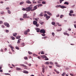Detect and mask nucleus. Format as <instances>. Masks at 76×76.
Listing matches in <instances>:
<instances>
[{"instance_id":"72a5a7b5","label":"nucleus","mask_w":76,"mask_h":76,"mask_svg":"<svg viewBox=\"0 0 76 76\" xmlns=\"http://www.w3.org/2000/svg\"><path fill=\"white\" fill-rule=\"evenodd\" d=\"M62 30V28H61L59 30H57V31H61V30Z\"/></svg>"},{"instance_id":"4be33fe9","label":"nucleus","mask_w":76,"mask_h":76,"mask_svg":"<svg viewBox=\"0 0 76 76\" xmlns=\"http://www.w3.org/2000/svg\"><path fill=\"white\" fill-rule=\"evenodd\" d=\"M70 13H73V11L72 10H71L69 11Z\"/></svg>"},{"instance_id":"9b49d317","label":"nucleus","mask_w":76,"mask_h":76,"mask_svg":"<svg viewBox=\"0 0 76 76\" xmlns=\"http://www.w3.org/2000/svg\"><path fill=\"white\" fill-rule=\"evenodd\" d=\"M17 33H14L13 34V35L14 37H16V35H17Z\"/></svg>"},{"instance_id":"e2e57ef3","label":"nucleus","mask_w":76,"mask_h":76,"mask_svg":"<svg viewBox=\"0 0 76 76\" xmlns=\"http://www.w3.org/2000/svg\"><path fill=\"white\" fill-rule=\"evenodd\" d=\"M20 20H23V18H20Z\"/></svg>"},{"instance_id":"5fc2aeb1","label":"nucleus","mask_w":76,"mask_h":76,"mask_svg":"<svg viewBox=\"0 0 76 76\" xmlns=\"http://www.w3.org/2000/svg\"><path fill=\"white\" fill-rule=\"evenodd\" d=\"M5 75H10V74H9L8 73H5Z\"/></svg>"},{"instance_id":"79ce46f5","label":"nucleus","mask_w":76,"mask_h":76,"mask_svg":"<svg viewBox=\"0 0 76 76\" xmlns=\"http://www.w3.org/2000/svg\"><path fill=\"white\" fill-rule=\"evenodd\" d=\"M42 4H45V2L44 1H42Z\"/></svg>"},{"instance_id":"2eb2a0df","label":"nucleus","mask_w":76,"mask_h":76,"mask_svg":"<svg viewBox=\"0 0 76 76\" xmlns=\"http://www.w3.org/2000/svg\"><path fill=\"white\" fill-rule=\"evenodd\" d=\"M10 47L11 48V50H12V51L13 52H14V50H13V49H14V47H13V46H10Z\"/></svg>"},{"instance_id":"a19ab883","label":"nucleus","mask_w":76,"mask_h":76,"mask_svg":"<svg viewBox=\"0 0 76 76\" xmlns=\"http://www.w3.org/2000/svg\"><path fill=\"white\" fill-rule=\"evenodd\" d=\"M52 34L53 37H54V36L55 35V34L54 33V32H52Z\"/></svg>"},{"instance_id":"f03ea898","label":"nucleus","mask_w":76,"mask_h":76,"mask_svg":"<svg viewBox=\"0 0 76 76\" xmlns=\"http://www.w3.org/2000/svg\"><path fill=\"white\" fill-rule=\"evenodd\" d=\"M32 7H30L26 8V11H27V12H29V11H30L32 9Z\"/></svg>"},{"instance_id":"603ef678","label":"nucleus","mask_w":76,"mask_h":76,"mask_svg":"<svg viewBox=\"0 0 76 76\" xmlns=\"http://www.w3.org/2000/svg\"><path fill=\"white\" fill-rule=\"evenodd\" d=\"M6 32L7 33H8V32H9V31L8 30H7L6 31Z\"/></svg>"},{"instance_id":"c03bdc74","label":"nucleus","mask_w":76,"mask_h":76,"mask_svg":"<svg viewBox=\"0 0 76 76\" xmlns=\"http://www.w3.org/2000/svg\"><path fill=\"white\" fill-rule=\"evenodd\" d=\"M42 35L43 36V37H44V36H45V33L42 34Z\"/></svg>"},{"instance_id":"ea45409f","label":"nucleus","mask_w":76,"mask_h":76,"mask_svg":"<svg viewBox=\"0 0 76 76\" xmlns=\"http://www.w3.org/2000/svg\"><path fill=\"white\" fill-rule=\"evenodd\" d=\"M47 38V36H46V37H42V39H46V38Z\"/></svg>"},{"instance_id":"0e129e2a","label":"nucleus","mask_w":76,"mask_h":76,"mask_svg":"<svg viewBox=\"0 0 76 76\" xmlns=\"http://www.w3.org/2000/svg\"><path fill=\"white\" fill-rule=\"evenodd\" d=\"M63 34H64V35H67V33H66L65 32H64L63 33Z\"/></svg>"},{"instance_id":"c85d7f7f","label":"nucleus","mask_w":76,"mask_h":76,"mask_svg":"<svg viewBox=\"0 0 76 76\" xmlns=\"http://www.w3.org/2000/svg\"><path fill=\"white\" fill-rule=\"evenodd\" d=\"M24 34L25 35H27L28 34V32L26 31H25L24 32Z\"/></svg>"},{"instance_id":"7c9ffc66","label":"nucleus","mask_w":76,"mask_h":76,"mask_svg":"<svg viewBox=\"0 0 76 76\" xmlns=\"http://www.w3.org/2000/svg\"><path fill=\"white\" fill-rule=\"evenodd\" d=\"M51 23L53 25H55V24H56V23L54 22H52Z\"/></svg>"},{"instance_id":"393cba45","label":"nucleus","mask_w":76,"mask_h":76,"mask_svg":"<svg viewBox=\"0 0 76 76\" xmlns=\"http://www.w3.org/2000/svg\"><path fill=\"white\" fill-rule=\"evenodd\" d=\"M56 24H57V25H58L59 26H61V25L59 24V23L58 22H57Z\"/></svg>"},{"instance_id":"de8ad7c7","label":"nucleus","mask_w":76,"mask_h":76,"mask_svg":"<svg viewBox=\"0 0 76 76\" xmlns=\"http://www.w3.org/2000/svg\"><path fill=\"white\" fill-rule=\"evenodd\" d=\"M74 7H75V5H73L71 7L72 8H73Z\"/></svg>"},{"instance_id":"6e6d98bb","label":"nucleus","mask_w":76,"mask_h":76,"mask_svg":"<svg viewBox=\"0 0 76 76\" xmlns=\"http://www.w3.org/2000/svg\"><path fill=\"white\" fill-rule=\"evenodd\" d=\"M41 54H44V52H43V51H42L41 52Z\"/></svg>"},{"instance_id":"5701e85b","label":"nucleus","mask_w":76,"mask_h":76,"mask_svg":"<svg viewBox=\"0 0 76 76\" xmlns=\"http://www.w3.org/2000/svg\"><path fill=\"white\" fill-rule=\"evenodd\" d=\"M43 13L42 12H41L40 13V14H39V15L40 16H41V17H42V16H43Z\"/></svg>"},{"instance_id":"bf43d9fd","label":"nucleus","mask_w":76,"mask_h":76,"mask_svg":"<svg viewBox=\"0 0 76 76\" xmlns=\"http://www.w3.org/2000/svg\"><path fill=\"white\" fill-rule=\"evenodd\" d=\"M26 31H27V32H29V31H30V30H29V29H28Z\"/></svg>"},{"instance_id":"8fccbe9b","label":"nucleus","mask_w":76,"mask_h":76,"mask_svg":"<svg viewBox=\"0 0 76 76\" xmlns=\"http://www.w3.org/2000/svg\"><path fill=\"white\" fill-rule=\"evenodd\" d=\"M45 64H49V62H47L45 63Z\"/></svg>"},{"instance_id":"f8f14e48","label":"nucleus","mask_w":76,"mask_h":76,"mask_svg":"<svg viewBox=\"0 0 76 76\" xmlns=\"http://www.w3.org/2000/svg\"><path fill=\"white\" fill-rule=\"evenodd\" d=\"M33 23L34 25H35L36 24H37V21H34L33 22Z\"/></svg>"},{"instance_id":"7ed1b4c3","label":"nucleus","mask_w":76,"mask_h":76,"mask_svg":"<svg viewBox=\"0 0 76 76\" xmlns=\"http://www.w3.org/2000/svg\"><path fill=\"white\" fill-rule=\"evenodd\" d=\"M40 33H42L43 34H45V31L44 29H42L40 31Z\"/></svg>"},{"instance_id":"2f4dec72","label":"nucleus","mask_w":76,"mask_h":76,"mask_svg":"<svg viewBox=\"0 0 76 76\" xmlns=\"http://www.w3.org/2000/svg\"><path fill=\"white\" fill-rule=\"evenodd\" d=\"M63 17H64V15H61L60 16V18L61 19Z\"/></svg>"},{"instance_id":"4d7b16f0","label":"nucleus","mask_w":76,"mask_h":76,"mask_svg":"<svg viewBox=\"0 0 76 76\" xmlns=\"http://www.w3.org/2000/svg\"><path fill=\"white\" fill-rule=\"evenodd\" d=\"M49 63L50 64H51V65H52L53 64V62H50Z\"/></svg>"},{"instance_id":"58836bf2","label":"nucleus","mask_w":76,"mask_h":76,"mask_svg":"<svg viewBox=\"0 0 76 76\" xmlns=\"http://www.w3.org/2000/svg\"><path fill=\"white\" fill-rule=\"evenodd\" d=\"M35 25H36V26L37 27H38L39 26V24H37V23Z\"/></svg>"},{"instance_id":"b1692460","label":"nucleus","mask_w":76,"mask_h":76,"mask_svg":"<svg viewBox=\"0 0 76 76\" xmlns=\"http://www.w3.org/2000/svg\"><path fill=\"white\" fill-rule=\"evenodd\" d=\"M20 38V36H18L17 37H16V39H19V38Z\"/></svg>"},{"instance_id":"9d476101","label":"nucleus","mask_w":76,"mask_h":76,"mask_svg":"<svg viewBox=\"0 0 76 76\" xmlns=\"http://www.w3.org/2000/svg\"><path fill=\"white\" fill-rule=\"evenodd\" d=\"M20 41H21V39H19L17 42V43L20 44Z\"/></svg>"},{"instance_id":"39448f33","label":"nucleus","mask_w":76,"mask_h":76,"mask_svg":"<svg viewBox=\"0 0 76 76\" xmlns=\"http://www.w3.org/2000/svg\"><path fill=\"white\" fill-rule=\"evenodd\" d=\"M60 7L61 8V9H64L67 8V7L65 6L64 5L61 6L60 5Z\"/></svg>"},{"instance_id":"774afa93","label":"nucleus","mask_w":76,"mask_h":76,"mask_svg":"<svg viewBox=\"0 0 76 76\" xmlns=\"http://www.w3.org/2000/svg\"><path fill=\"white\" fill-rule=\"evenodd\" d=\"M74 26L75 28H76V24H74Z\"/></svg>"},{"instance_id":"4c0bfd02","label":"nucleus","mask_w":76,"mask_h":76,"mask_svg":"<svg viewBox=\"0 0 76 76\" xmlns=\"http://www.w3.org/2000/svg\"><path fill=\"white\" fill-rule=\"evenodd\" d=\"M33 3H37V2L35 1V0H33L32 1Z\"/></svg>"},{"instance_id":"37998d69","label":"nucleus","mask_w":76,"mask_h":76,"mask_svg":"<svg viewBox=\"0 0 76 76\" xmlns=\"http://www.w3.org/2000/svg\"><path fill=\"white\" fill-rule=\"evenodd\" d=\"M44 69H45V68H42V72H43V73H44Z\"/></svg>"},{"instance_id":"20e7f679","label":"nucleus","mask_w":76,"mask_h":76,"mask_svg":"<svg viewBox=\"0 0 76 76\" xmlns=\"http://www.w3.org/2000/svg\"><path fill=\"white\" fill-rule=\"evenodd\" d=\"M4 24L5 26H7V27L8 28H9L10 26H9V24L7 23H4Z\"/></svg>"},{"instance_id":"412c9836","label":"nucleus","mask_w":76,"mask_h":76,"mask_svg":"<svg viewBox=\"0 0 76 76\" xmlns=\"http://www.w3.org/2000/svg\"><path fill=\"white\" fill-rule=\"evenodd\" d=\"M60 7V5H57L55 6V7H56V8H58V7Z\"/></svg>"},{"instance_id":"09e8293b","label":"nucleus","mask_w":76,"mask_h":76,"mask_svg":"<svg viewBox=\"0 0 76 76\" xmlns=\"http://www.w3.org/2000/svg\"><path fill=\"white\" fill-rule=\"evenodd\" d=\"M24 58L25 59V60H27V59H28V58H27L26 57H25Z\"/></svg>"},{"instance_id":"f3484780","label":"nucleus","mask_w":76,"mask_h":76,"mask_svg":"<svg viewBox=\"0 0 76 76\" xmlns=\"http://www.w3.org/2000/svg\"><path fill=\"white\" fill-rule=\"evenodd\" d=\"M21 45L22 47H24L25 46V43L23 42L22 43Z\"/></svg>"},{"instance_id":"ddd939ff","label":"nucleus","mask_w":76,"mask_h":76,"mask_svg":"<svg viewBox=\"0 0 76 76\" xmlns=\"http://www.w3.org/2000/svg\"><path fill=\"white\" fill-rule=\"evenodd\" d=\"M47 13L48 15H49L50 16H52V14H51V13H50V12H48V11L47 12Z\"/></svg>"},{"instance_id":"cd10ccee","label":"nucleus","mask_w":76,"mask_h":76,"mask_svg":"<svg viewBox=\"0 0 76 76\" xmlns=\"http://www.w3.org/2000/svg\"><path fill=\"white\" fill-rule=\"evenodd\" d=\"M39 6H42V4H38L37 5V7H39Z\"/></svg>"},{"instance_id":"a18cd8bd","label":"nucleus","mask_w":76,"mask_h":76,"mask_svg":"<svg viewBox=\"0 0 76 76\" xmlns=\"http://www.w3.org/2000/svg\"><path fill=\"white\" fill-rule=\"evenodd\" d=\"M28 53L29 54H32V52H31L29 51H28Z\"/></svg>"},{"instance_id":"4468645a","label":"nucleus","mask_w":76,"mask_h":76,"mask_svg":"<svg viewBox=\"0 0 76 76\" xmlns=\"http://www.w3.org/2000/svg\"><path fill=\"white\" fill-rule=\"evenodd\" d=\"M39 23H40L41 25H43V23H44V22H42V21H41V20H39Z\"/></svg>"},{"instance_id":"bb28decb","label":"nucleus","mask_w":76,"mask_h":76,"mask_svg":"<svg viewBox=\"0 0 76 76\" xmlns=\"http://www.w3.org/2000/svg\"><path fill=\"white\" fill-rule=\"evenodd\" d=\"M23 3H24V2L22 1L21 2H20V5H22V4H23Z\"/></svg>"},{"instance_id":"c756f323","label":"nucleus","mask_w":76,"mask_h":76,"mask_svg":"<svg viewBox=\"0 0 76 76\" xmlns=\"http://www.w3.org/2000/svg\"><path fill=\"white\" fill-rule=\"evenodd\" d=\"M42 69H45V66L44 65L42 64Z\"/></svg>"},{"instance_id":"a878e982","label":"nucleus","mask_w":76,"mask_h":76,"mask_svg":"<svg viewBox=\"0 0 76 76\" xmlns=\"http://www.w3.org/2000/svg\"><path fill=\"white\" fill-rule=\"evenodd\" d=\"M11 38H12V40H14L15 39V38L13 36L11 37Z\"/></svg>"},{"instance_id":"e433bc0d","label":"nucleus","mask_w":76,"mask_h":76,"mask_svg":"<svg viewBox=\"0 0 76 76\" xmlns=\"http://www.w3.org/2000/svg\"><path fill=\"white\" fill-rule=\"evenodd\" d=\"M64 0H59V1L60 3H62V1H63Z\"/></svg>"},{"instance_id":"49530a36","label":"nucleus","mask_w":76,"mask_h":76,"mask_svg":"<svg viewBox=\"0 0 76 76\" xmlns=\"http://www.w3.org/2000/svg\"><path fill=\"white\" fill-rule=\"evenodd\" d=\"M44 16L45 17H47V14H44Z\"/></svg>"},{"instance_id":"680f3d73","label":"nucleus","mask_w":76,"mask_h":76,"mask_svg":"<svg viewBox=\"0 0 76 76\" xmlns=\"http://www.w3.org/2000/svg\"><path fill=\"white\" fill-rule=\"evenodd\" d=\"M56 67H60V66L58 65H57H57H56Z\"/></svg>"},{"instance_id":"c9c22d12","label":"nucleus","mask_w":76,"mask_h":76,"mask_svg":"<svg viewBox=\"0 0 76 76\" xmlns=\"http://www.w3.org/2000/svg\"><path fill=\"white\" fill-rule=\"evenodd\" d=\"M65 75H66V72H64L61 75L62 76H64Z\"/></svg>"},{"instance_id":"473e14b6","label":"nucleus","mask_w":76,"mask_h":76,"mask_svg":"<svg viewBox=\"0 0 76 76\" xmlns=\"http://www.w3.org/2000/svg\"><path fill=\"white\" fill-rule=\"evenodd\" d=\"M46 18H48V19H47V20H48V19H49V18H50V16H46Z\"/></svg>"},{"instance_id":"a211bd4d","label":"nucleus","mask_w":76,"mask_h":76,"mask_svg":"<svg viewBox=\"0 0 76 76\" xmlns=\"http://www.w3.org/2000/svg\"><path fill=\"white\" fill-rule=\"evenodd\" d=\"M34 10H35L36 9H37V6H35L34 7Z\"/></svg>"},{"instance_id":"6ab92c4d","label":"nucleus","mask_w":76,"mask_h":76,"mask_svg":"<svg viewBox=\"0 0 76 76\" xmlns=\"http://www.w3.org/2000/svg\"><path fill=\"white\" fill-rule=\"evenodd\" d=\"M16 69L17 70H22V69H21V68L18 67H17Z\"/></svg>"},{"instance_id":"f704fd0d","label":"nucleus","mask_w":76,"mask_h":76,"mask_svg":"<svg viewBox=\"0 0 76 76\" xmlns=\"http://www.w3.org/2000/svg\"><path fill=\"white\" fill-rule=\"evenodd\" d=\"M22 10L23 11H26V9L25 8H22Z\"/></svg>"},{"instance_id":"0eeeda50","label":"nucleus","mask_w":76,"mask_h":76,"mask_svg":"<svg viewBox=\"0 0 76 76\" xmlns=\"http://www.w3.org/2000/svg\"><path fill=\"white\" fill-rule=\"evenodd\" d=\"M36 30L37 31V32H39V31H40V29L38 28H36Z\"/></svg>"},{"instance_id":"aec40b11","label":"nucleus","mask_w":76,"mask_h":76,"mask_svg":"<svg viewBox=\"0 0 76 76\" xmlns=\"http://www.w3.org/2000/svg\"><path fill=\"white\" fill-rule=\"evenodd\" d=\"M64 4H66L67 5H69V2H65L64 3Z\"/></svg>"},{"instance_id":"3c124183","label":"nucleus","mask_w":76,"mask_h":76,"mask_svg":"<svg viewBox=\"0 0 76 76\" xmlns=\"http://www.w3.org/2000/svg\"><path fill=\"white\" fill-rule=\"evenodd\" d=\"M15 48L17 50H19V48L18 47H15Z\"/></svg>"},{"instance_id":"864d4df0","label":"nucleus","mask_w":76,"mask_h":76,"mask_svg":"<svg viewBox=\"0 0 76 76\" xmlns=\"http://www.w3.org/2000/svg\"><path fill=\"white\" fill-rule=\"evenodd\" d=\"M69 16H72V13H69Z\"/></svg>"},{"instance_id":"338daca9","label":"nucleus","mask_w":76,"mask_h":76,"mask_svg":"<svg viewBox=\"0 0 76 76\" xmlns=\"http://www.w3.org/2000/svg\"><path fill=\"white\" fill-rule=\"evenodd\" d=\"M38 58H39V59H40L41 58V57H40V56H38Z\"/></svg>"},{"instance_id":"423d86ee","label":"nucleus","mask_w":76,"mask_h":76,"mask_svg":"<svg viewBox=\"0 0 76 76\" xmlns=\"http://www.w3.org/2000/svg\"><path fill=\"white\" fill-rule=\"evenodd\" d=\"M27 16V14H24L23 15V18L24 19H26V17Z\"/></svg>"},{"instance_id":"69168bd1","label":"nucleus","mask_w":76,"mask_h":76,"mask_svg":"<svg viewBox=\"0 0 76 76\" xmlns=\"http://www.w3.org/2000/svg\"><path fill=\"white\" fill-rule=\"evenodd\" d=\"M41 2L40 1H38L37 3H38L39 4H40V3H41Z\"/></svg>"},{"instance_id":"1a4fd4ad","label":"nucleus","mask_w":76,"mask_h":76,"mask_svg":"<svg viewBox=\"0 0 76 76\" xmlns=\"http://www.w3.org/2000/svg\"><path fill=\"white\" fill-rule=\"evenodd\" d=\"M20 66H22L23 67H27L25 65L23 64H20Z\"/></svg>"},{"instance_id":"052dcab7","label":"nucleus","mask_w":76,"mask_h":76,"mask_svg":"<svg viewBox=\"0 0 76 76\" xmlns=\"http://www.w3.org/2000/svg\"><path fill=\"white\" fill-rule=\"evenodd\" d=\"M32 7V8H33V7H32V4L30 5V6H29V7Z\"/></svg>"},{"instance_id":"f257e3e1","label":"nucleus","mask_w":76,"mask_h":76,"mask_svg":"<svg viewBox=\"0 0 76 76\" xmlns=\"http://www.w3.org/2000/svg\"><path fill=\"white\" fill-rule=\"evenodd\" d=\"M41 57L42 58H44V59L45 60H48V58H47V57L45 55H41Z\"/></svg>"},{"instance_id":"dca6fc26","label":"nucleus","mask_w":76,"mask_h":76,"mask_svg":"<svg viewBox=\"0 0 76 76\" xmlns=\"http://www.w3.org/2000/svg\"><path fill=\"white\" fill-rule=\"evenodd\" d=\"M23 72L24 73H26V74H28V72L27 71H24Z\"/></svg>"},{"instance_id":"13d9d810","label":"nucleus","mask_w":76,"mask_h":76,"mask_svg":"<svg viewBox=\"0 0 76 76\" xmlns=\"http://www.w3.org/2000/svg\"><path fill=\"white\" fill-rule=\"evenodd\" d=\"M3 21H0V24H2L3 23Z\"/></svg>"},{"instance_id":"6e6552de","label":"nucleus","mask_w":76,"mask_h":76,"mask_svg":"<svg viewBox=\"0 0 76 76\" xmlns=\"http://www.w3.org/2000/svg\"><path fill=\"white\" fill-rule=\"evenodd\" d=\"M26 2L27 3H28V4H31V2L30 1H29V0H27L26 1Z\"/></svg>"}]
</instances>
